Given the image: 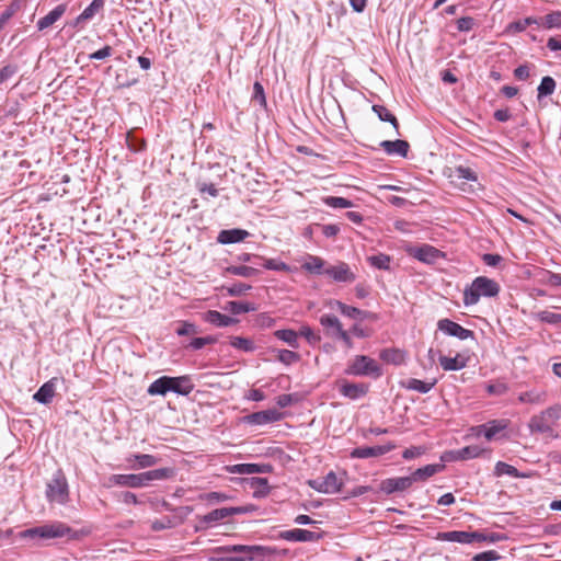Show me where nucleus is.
Wrapping results in <instances>:
<instances>
[{
  "instance_id": "nucleus-40",
  "label": "nucleus",
  "mask_w": 561,
  "mask_h": 561,
  "mask_svg": "<svg viewBox=\"0 0 561 561\" xmlns=\"http://www.w3.org/2000/svg\"><path fill=\"white\" fill-rule=\"evenodd\" d=\"M494 473L497 477L501 476H510L513 478H523L525 474L519 473V471L514 467L503 461H497L494 468Z\"/></svg>"
},
{
  "instance_id": "nucleus-44",
  "label": "nucleus",
  "mask_w": 561,
  "mask_h": 561,
  "mask_svg": "<svg viewBox=\"0 0 561 561\" xmlns=\"http://www.w3.org/2000/svg\"><path fill=\"white\" fill-rule=\"evenodd\" d=\"M473 285L478 286L481 296L493 297L500 291L499 283H473Z\"/></svg>"
},
{
  "instance_id": "nucleus-52",
  "label": "nucleus",
  "mask_w": 561,
  "mask_h": 561,
  "mask_svg": "<svg viewBox=\"0 0 561 561\" xmlns=\"http://www.w3.org/2000/svg\"><path fill=\"white\" fill-rule=\"evenodd\" d=\"M531 68H535V66L529 64L519 65L517 68L514 69V77L517 80L525 81L530 77Z\"/></svg>"
},
{
  "instance_id": "nucleus-35",
  "label": "nucleus",
  "mask_w": 561,
  "mask_h": 561,
  "mask_svg": "<svg viewBox=\"0 0 561 561\" xmlns=\"http://www.w3.org/2000/svg\"><path fill=\"white\" fill-rule=\"evenodd\" d=\"M147 392L150 396H165L168 392H170L169 376H162L156 379L150 383Z\"/></svg>"
},
{
  "instance_id": "nucleus-2",
  "label": "nucleus",
  "mask_w": 561,
  "mask_h": 561,
  "mask_svg": "<svg viewBox=\"0 0 561 561\" xmlns=\"http://www.w3.org/2000/svg\"><path fill=\"white\" fill-rule=\"evenodd\" d=\"M301 267L312 275H325L333 280H350L354 278L346 263L340 262L336 265H328L324 260L311 254L305 257Z\"/></svg>"
},
{
  "instance_id": "nucleus-38",
  "label": "nucleus",
  "mask_w": 561,
  "mask_h": 561,
  "mask_svg": "<svg viewBox=\"0 0 561 561\" xmlns=\"http://www.w3.org/2000/svg\"><path fill=\"white\" fill-rule=\"evenodd\" d=\"M226 271L229 275L240 276V277H245V278L255 277L259 272L257 268H255L253 266H248V265H232V266L227 267Z\"/></svg>"
},
{
  "instance_id": "nucleus-36",
  "label": "nucleus",
  "mask_w": 561,
  "mask_h": 561,
  "mask_svg": "<svg viewBox=\"0 0 561 561\" xmlns=\"http://www.w3.org/2000/svg\"><path fill=\"white\" fill-rule=\"evenodd\" d=\"M230 345L244 353H252L256 348L253 340L243 336H231Z\"/></svg>"
},
{
  "instance_id": "nucleus-23",
  "label": "nucleus",
  "mask_w": 561,
  "mask_h": 561,
  "mask_svg": "<svg viewBox=\"0 0 561 561\" xmlns=\"http://www.w3.org/2000/svg\"><path fill=\"white\" fill-rule=\"evenodd\" d=\"M66 10H67V4H65V3L58 4L48 14H46L45 16L41 18L37 21V24H36L37 28L39 31H43V30L49 27L50 25H53L55 22H57L64 15Z\"/></svg>"
},
{
  "instance_id": "nucleus-6",
  "label": "nucleus",
  "mask_w": 561,
  "mask_h": 561,
  "mask_svg": "<svg viewBox=\"0 0 561 561\" xmlns=\"http://www.w3.org/2000/svg\"><path fill=\"white\" fill-rule=\"evenodd\" d=\"M346 374L378 377L381 375V370L373 358L367 356H356L352 364L348 365Z\"/></svg>"
},
{
  "instance_id": "nucleus-13",
  "label": "nucleus",
  "mask_w": 561,
  "mask_h": 561,
  "mask_svg": "<svg viewBox=\"0 0 561 561\" xmlns=\"http://www.w3.org/2000/svg\"><path fill=\"white\" fill-rule=\"evenodd\" d=\"M437 328L445 334L458 337L459 340H467L474 335L473 331L468 330L449 319H440L437 322Z\"/></svg>"
},
{
  "instance_id": "nucleus-18",
  "label": "nucleus",
  "mask_w": 561,
  "mask_h": 561,
  "mask_svg": "<svg viewBox=\"0 0 561 561\" xmlns=\"http://www.w3.org/2000/svg\"><path fill=\"white\" fill-rule=\"evenodd\" d=\"M129 468L133 470L145 469L153 467L158 463L159 459L149 454H133L126 458Z\"/></svg>"
},
{
  "instance_id": "nucleus-16",
  "label": "nucleus",
  "mask_w": 561,
  "mask_h": 561,
  "mask_svg": "<svg viewBox=\"0 0 561 561\" xmlns=\"http://www.w3.org/2000/svg\"><path fill=\"white\" fill-rule=\"evenodd\" d=\"M483 451H484V449L478 445L466 446L461 449L451 450V451L447 453L443 457V460L458 461V460L473 459V458L481 456Z\"/></svg>"
},
{
  "instance_id": "nucleus-24",
  "label": "nucleus",
  "mask_w": 561,
  "mask_h": 561,
  "mask_svg": "<svg viewBox=\"0 0 561 561\" xmlns=\"http://www.w3.org/2000/svg\"><path fill=\"white\" fill-rule=\"evenodd\" d=\"M203 318L206 322L211 323L218 328L229 327L238 322L237 319L220 313L219 311L216 310H209L205 312Z\"/></svg>"
},
{
  "instance_id": "nucleus-20",
  "label": "nucleus",
  "mask_w": 561,
  "mask_h": 561,
  "mask_svg": "<svg viewBox=\"0 0 561 561\" xmlns=\"http://www.w3.org/2000/svg\"><path fill=\"white\" fill-rule=\"evenodd\" d=\"M339 390L344 397L356 400L365 396L368 391V388L364 383H351L343 380L339 386Z\"/></svg>"
},
{
  "instance_id": "nucleus-10",
  "label": "nucleus",
  "mask_w": 561,
  "mask_h": 561,
  "mask_svg": "<svg viewBox=\"0 0 561 561\" xmlns=\"http://www.w3.org/2000/svg\"><path fill=\"white\" fill-rule=\"evenodd\" d=\"M284 414L276 409L254 412L243 417L244 422L251 425H265L280 421Z\"/></svg>"
},
{
  "instance_id": "nucleus-56",
  "label": "nucleus",
  "mask_w": 561,
  "mask_h": 561,
  "mask_svg": "<svg viewBox=\"0 0 561 561\" xmlns=\"http://www.w3.org/2000/svg\"><path fill=\"white\" fill-rule=\"evenodd\" d=\"M263 266L273 271H289V266L279 260H264Z\"/></svg>"
},
{
  "instance_id": "nucleus-37",
  "label": "nucleus",
  "mask_w": 561,
  "mask_h": 561,
  "mask_svg": "<svg viewBox=\"0 0 561 561\" xmlns=\"http://www.w3.org/2000/svg\"><path fill=\"white\" fill-rule=\"evenodd\" d=\"M250 486L253 490L254 497H264L270 492L268 481L265 478H252Z\"/></svg>"
},
{
  "instance_id": "nucleus-4",
  "label": "nucleus",
  "mask_w": 561,
  "mask_h": 561,
  "mask_svg": "<svg viewBox=\"0 0 561 561\" xmlns=\"http://www.w3.org/2000/svg\"><path fill=\"white\" fill-rule=\"evenodd\" d=\"M173 476V469L160 468L142 473H128V474H113L110 477V482L119 486L127 488H142L147 486L151 481L165 480Z\"/></svg>"
},
{
  "instance_id": "nucleus-62",
  "label": "nucleus",
  "mask_w": 561,
  "mask_h": 561,
  "mask_svg": "<svg viewBox=\"0 0 561 561\" xmlns=\"http://www.w3.org/2000/svg\"><path fill=\"white\" fill-rule=\"evenodd\" d=\"M215 342V339L210 337V336H206V337H195L191 341L190 343V347H192L193 350H201L203 348L205 345L207 344H211Z\"/></svg>"
},
{
  "instance_id": "nucleus-15",
  "label": "nucleus",
  "mask_w": 561,
  "mask_h": 561,
  "mask_svg": "<svg viewBox=\"0 0 561 561\" xmlns=\"http://www.w3.org/2000/svg\"><path fill=\"white\" fill-rule=\"evenodd\" d=\"M320 537L321 536L319 534L300 528L284 530L278 534L279 539L299 542L317 541L320 539Z\"/></svg>"
},
{
  "instance_id": "nucleus-33",
  "label": "nucleus",
  "mask_w": 561,
  "mask_h": 561,
  "mask_svg": "<svg viewBox=\"0 0 561 561\" xmlns=\"http://www.w3.org/2000/svg\"><path fill=\"white\" fill-rule=\"evenodd\" d=\"M410 150V144L407 140H388V156H398L407 158Z\"/></svg>"
},
{
  "instance_id": "nucleus-22",
  "label": "nucleus",
  "mask_w": 561,
  "mask_h": 561,
  "mask_svg": "<svg viewBox=\"0 0 561 561\" xmlns=\"http://www.w3.org/2000/svg\"><path fill=\"white\" fill-rule=\"evenodd\" d=\"M56 392V378L46 381L41 388L34 393L33 399L39 403L48 404L51 402Z\"/></svg>"
},
{
  "instance_id": "nucleus-32",
  "label": "nucleus",
  "mask_w": 561,
  "mask_h": 561,
  "mask_svg": "<svg viewBox=\"0 0 561 561\" xmlns=\"http://www.w3.org/2000/svg\"><path fill=\"white\" fill-rule=\"evenodd\" d=\"M385 447L383 446H364V447H357L354 448L351 451V457L353 458H370V457H378L383 455Z\"/></svg>"
},
{
  "instance_id": "nucleus-59",
  "label": "nucleus",
  "mask_w": 561,
  "mask_h": 561,
  "mask_svg": "<svg viewBox=\"0 0 561 561\" xmlns=\"http://www.w3.org/2000/svg\"><path fill=\"white\" fill-rule=\"evenodd\" d=\"M500 559V554L495 550H489L478 553L473 557V561H495Z\"/></svg>"
},
{
  "instance_id": "nucleus-12",
  "label": "nucleus",
  "mask_w": 561,
  "mask_h": 561,
  "mask_svg": "<svg viewBox=\"0 0 561 561\" xmlns=\"http://www.w3.org/2000/svg\"><path fill=\"white\" fill-rule=\"evenodd\" d=\"M409 253L421 262L432 264L443 257V252L430 244H422L409 249Z\"/></svg>"
},
{
  "instance_id": "nucleus-61",
  "label": "nucleus",
  "mask_w": 561,
  "mask_h": 561,
  "mask_svg": "<svg viewBox=\"0 0 561 561\" xmlns=\"http://www.w3.org/2000/svg\"><path fill=\"white\" fill-rule=\"evenodd\" d=\"M250 288L251 286L244 283H234L231 287H228L227 290L231 296H240L248 291Z\"/></svg>"
},
{
  "instance_id": "nucleus-30",
  "label": "nucleus",
  "mask_w": 561,
  "mask_h": 561,
  "mask_svg": "<svg viewBox=\"0 0 561 561\" xmlns=\"http://www.w3.org/2000/svg\"><path fill=\"white\" fill-rule=\"evenodd\" d=\"M319 321L324 328L325 334L331 337H334L343 329L340 320L333 314H322Z\"/></svg>"
},
{
  "instance_id": "nucleus-54",
  "label": "nucleus",
  "mask_w": 561,
  "mask_h": 561,
  "mask_svg": "<svg viewBox=\"0 0 561 561\" xmlns=\"http://www.w3.org/2000/svg\"><path fill=\"white\" fill-rule=\"evenodd\" d=\"M18 72L16 65H5L0 69V84L11 79Z\"/></svg>"
},
{
  "instance_id": "nucleus-17",
  "label": "nucleus",
  "mask_w": 561,
  "mask_h": 561,
  "mask_svg": "<svg viewBox=\"0 0 561 561\" xmlns=\"http://www.w3.org/2000/svg\"><path fill=\"white\" fill-rule=\"evenodd\" d=\"M170 392L181 396L190 394L194 389V383L188 376L169 377Z\"/></svg>"
},
{
  "instance_id": "nucleus-51",
  "label": "nucleus",
  "mask_w": 561,
  "mask_h": 561,
  "mask_svg": "<svg viewBox=\"0 0 561 561\" xmlns=\"http://www.w3.org/2000/svg\"><path fill=\"white\" fill-rule=\"evenodd\" d=\"M456 174L459 179H463L467 181L476 182L478 180L477 173L468 167H463V165L457 167Z\"/></svg>"
},
{
  "instance_id": "nucleus-25",
  "label": "nucleus",
  "mask_w": 561,
  "mask_h": 561,
  "mask_svg": "<svg viewBox=\"0 0 561 561\" xmlns=\"http://www.w3.org/2000/svg\"><path fill=\"white\" fill-rule=\"evenodd\" d=\"M508 426L507 420H493L480 426V432H483L488 440L493 439L499 433L506 430Z\"/></svg>"
},
{
  "instance_id": "nucleus-26",
  "label": "nucleus",
  "mask_w": 561,
  "mask_h": 561,
  "mask_svg": "<svg viewBox=\"0 0 561 561\" xmlns=\"http://www.w3.org/2000/svg\"><path fill=\"white\" fill-rule=\"evenodd\" d=\"M436 385V379L431 381H423L415 378H409L407 380L401 381V386L408 390L416 391L420 393H427L431 391Z\"/></svg>"
},
{
  "instance_id": "nucleus-31",
  "label": "nucleus",
  "mask_w": 561,
  "mask_h": 561,
  "mask_svg": "<svg viewBox=\"0 0 561 561\" xmlns=\"http://www.w3.org/2000/svg\"><path fill=\"white\" fill-rule=\"evenodd\" d=\"M414 480L412 474L409 477L391 478L388 479V494L393 492H402L412 486Z\"/></svg>"
},
{
  "instance_id": "nucleus-34",
  "label": "nucleus",
  "mask_w": 561,
  "mask_h": 561,
  "mask_svg": "<svg viewBox=\"0 0 561 561\" xmlns=\"http://www.w3.org/2000/svg\"><path fill=\"white\" fill-rule=\"evenodd\" d=\"M105 0H93L78 18L76 19V24H80L84 21L91 20L94 15L103 9Z\"/></svg>"
},
{
  "instance_id": "nucleus-43",
  "label": "nucleus",
  "mask_w": 561,
  "mask_h": 561,
  "mask_svg": "<svg viewBox=\"0 0 561 561\" xmlns=\"http://www.w3.org/2000/svg\"><path fill=\"white\" fill-rule=\"evenodd\" d=\"M480 290L477 285H473V283L467 287L463 291V304L466 306L476 305L480 299Z\"/></svg>"
},
{
  "instance_id": "nucleus-29",
  "label": "nucleus",
  "mask_w": 561,
  "mask_h": 561,
  "mask_svg": "<svg viewBox=\"0 0 561 561\" xmlns=\"http://www.w3.org/2000/svg\"><path fill=\"white\" fill-rule=\"evenodd\" d=\"M439 365L444 370H460L467 366V360L465 356L457 354L455 357L448 356H439Z\"/></svg>"
},
{
  "instance_id": "nucleus-1",
  "label": "nucleus",
  "mask_w": 561,
  "mask_h": 561,
  "mask_svg": "<svg viewBox=\"0 0 561 561\" xmlns=\"http://www.w3.org/2000/svg\"><path fill=\"white\" fill-rule=\"evenodd\" d=\"M561 421V404H553L538 414L533 415L528 422V430L531 434H540L551 439L560 437L556 427Z\"/></svg>"
},
{
  "instance_id": "nucleus-9",
  "label": "nucleus",
  "mask_w": 561,
  "mask_h": 561,
  "mask_svg": "<svg viewBox=\"0 0 561 561\" xmlns=\"http://www.w3.org/2000/svg\"><path fill=\"white\" fill-rule=\"evenodd\" d=\"M343 481L333 471L325 477L309 481V485L321 493L334 494L341 491Z\"/></svg>"
},
{
  "instance_id": "nucleus-53",
  "label": "nucleus",
  "mask_w": 561,
  "mask_h": 561,
  "mask_svg": "<svg viewBox=\"0 0 561 561\" xmlns=\"http://www.w3.org/2000/svg\"><path fill=\"white\" fill-rule=\"evenodd\" d=\"M366 261L374 268L386 270V255L382 253L369 255Z\"/></svg>"
},
{
  "instance_id": "nucleus-45",
  "label": "nucleus",
  "mask_w": 561,
  "mask_h": 561,
  "mask_svg": "<svg viewBox=\"0 0 561 561\" xmlns=\"http://www.w3.org/2000/svg\"><path fill=\"white\" fill-rule=\"evenodd\" d=\"M324 203L332 208H350L353 206L350 199L337 196H329L324 198Z\"/></svg>"
},
{
  "instance_id": "nucleus-64",
  "label": "nucleus",
  "mask_w": 561,
  "mask_h": 561,
  "mask_svg": "<svg viewBox=\"0 0 561 561\" xmlns=\"http://www.w3.org/2000/svg\"><path fill=\"white\" fill-rule=\"evenodd\" d=\"M561 25V13L553 12L546 15V26L548 28L558 27Z\"/></svg>"
},
{
  "instance_id": "nucleus-27",
  "label": "nucleus",
  "mask_w": 561,
  "mask_h": 561,
  "mask_svg": "<svg viewBox=\"0 0 561 561\" xmlns=\"http://www.w3.org/2000/svg\"><path fill=\"white\" fill-rule=\"evenodd\" d=\"M517 399L520 403L543 404L547 401V392L545 390L530 389L520 392Z\"/></svg>"
},
{
  "instance_id": "nucleus-55",
  "label": "nucleus",
  "mask_w": 561,
  "mask_h": 561,
  "mask_svg": "<svg viewBox=\"0 0 561 561\" xmlns=\"http://www.w3.org/2000/svg\"><path fill=\"white\" fill-rule=\"evenodd\" d=\"M474 26V19L471 16H462L457 20V30L459 32H470Z\"/></svg>"
},
{
  "instance_id": "nucleus-60",
  "label": "nucleus",
  "mask_w": 561,
  "mask_h": 561,
  "mask_svg": "<svg viewBox=\"0 0 561 561\" xmlns=\"http://www.w3.org/2000/svg\"><path fill=\"white\" fill-rule=\"evenodd\" d=\"M507 390H508L507 385L503 383V382L491 383V385L486 386V391L490 394L502 396V394L506 393Z\"/></svg>"
},
{
  "instance_id": "nucleus-5",
  "label": "nucleus",
  "mask_w": 561,
  "mask_h": 561,
  "mask_svg": "<svg viewBox=\"0 0 561 561\" xmlns=\"http://www.w3.org/2000/svg\"><path fill=\"white\" fill-rule=\"evenodd\" d=\"M239 552H245V556L251 558V561H274L278 557L287 554L286 549H277L276 547L247 545L245 548H238Z\"/></svg>"
},
{
  "instance_id": "nucleus-28",
  "label": "nucleus",
  "mask_w": 561,
  "mask_h": 561,
  "mask_svg": "<svg viewBox=\"0 0 561 561\" xmlns=\"http://www.w3.org/2000/svg\"><path fill=\"white\" fill-rule=\"evenodd\" d=\"M445 469V465L443 463H432L426 465L422 468L416 469L412 473V479L414 482L416 481H426L428 478L433 477L434 474L443 471Z\"/></svg>"
},
{
  "instance_id": "nucleus-21",
  "label": "nucleus",
  "mask_w": 561,
  "mask_h": 561,
  "mask_svg": "<svg viewBox=\"0 0 561 561\" xmlns=\"http://www.w3.org/2000/svg\"><path fill=\"white\" fill-rule=\"evenodd\" d=\"M272 469V466L268 463H239L234 465L230 471L238 474H253L267 473L271 472Z\"/></svg>"
},
{
  "instance_id": "nucleus-39",
  "label": "nucleus",
  "mask_w": 561,
  "mask_h": 561,
  "mask_svg": "<svg viewBox=\"0 0 561 561\" xmlns=\"http://www.w3.org/2000/svg\"><path fill=\"white\" fill-rule=\"evenodd\" d=\"M274 335L287 343L290 347L297 348L298 345V333L290 329L277 330L274 332Z\"/></svg>"
},
{
  "instance_id": "nucleus-42",
  "label": "nucleus",
  "mask_w": 561,
  "mask_h": 561,
  "mask_svg": "<svg viewBox=\"0 0 561 561\" xmlns=\"http://www.w3.org/2000/svg\"><path fill=\"white\" fill-rule=\"evenodd\" d=\"M533 24H538V20L536 18L528 16L526 19L510 23L507 26V31L515 33L524 32L527 26Z\"/></svg>"
},
{
  "instance_id": "nucleus-7",
  "label": "nucleus",
  "mask_w": 561,
  "mask_h": 561,
  "mask_svg": "<svg viewBox=\"0 0 561 561\" xmlns=\"http://www.w3.org/2000/svg\"><path fill=\"white\" fill-rule=\"evenodd\" d=\"M247 545H228L213 549L208 561H251L245 552L237 551L238 548H245Z\"/></svg>"
},
{
  "instance_id": "nucleus-63",
  "label": "nucleus",
  "mask_w": 561,
  "mask_h": 561,
  "mask_svg": "<svg viewBox=\"0 0 561 561\" xmlns=\"http://www.w3.org/2000/svg\"><path fill=\"white\" fill-rule=\"evenodd\" d=\"M299 335L306 337V340L312 344L320 341V336L317 335L309 327H302L299 331Z\"/></svg>"
},
{
  "instance_id": "nucleus-46",
  "label": "nucleus",
  "mask_w": 561,
  "mask_h": 561,
  "mask_svg": "<svg viewBox=\"0 0 561 561\" xmlns=\"http://www.w3.org/2000/svg\"><path fill=\"white\" fill-rule=\"evenodd\" d=\"M536 317L546 323L561 324V313H554L548 310H542L536 313Z\"/></svg>"
},
{
  "instance_id": "nucleus-57",
  "label": "nucleus",
  "mask_w": 561,
  "mask_h": 561,
  "mask_svg": "<svg viewBox=\"0 0 561 561\" xmlns=\"http://www.w3.org/2000/svg\"><path fill=\"white\" fill-rule=\"evenodd\" d=\"M113 54V48L108 45L102 47L101 49L89 55V59L103 60L105 58L111 57Z\"/></svg>"
},
{
  "instance_id": "nucleus-50",
  "label": "nucleus",
  "mask_w": 561,
  "mask_h": 561,
  "mask_svg": "<svg viewBox=\"0 0 561 561\" xmlns=\"http://www.w3.org/2000/svg\"><path fill=\"white\" fill-rule=\"evenodd\" d=\"M407 353L402 350L393 348L388 350V363L401 365L405 362Z\"/></svg>"
},
{
  "instance_id": "nucleus-49",
  "label": "nucleus",
  "mask_w": 561,
  "mask_h": 561,
  "mask_svg": "<svg viewBox=\"0 0 561 561\" xmlns=\"http://www.w3.org/2000/svg\"><path fill=\"white\" fill-rule=\"evenodd\" d=\"M277 358L285 365H290L299 359V355L296 352L289 350H279Z\"/></svg>"
},
{
  "instance_id": "nucleus-41",
  "label": "nucleus",
  "mask_w": 561,
  "mask_h": 561,
  "mask_svg": "<svg viewBox=\"0 0 561 561\" xmlns=\"http://www.w3.org/2000/svg\"><path fill=\"white\" fill-rule=\"evenodd\" d=\"M556 89V81L552 77L546 76L541 79L540 84L537 88L538 99L551 95Z\"/></svg>"
},
{
  "instance_id": "nucleus-47",
  "label": "nucleus",
  "mask_w": 561,
  "mask_h": 561,
  "mask_svg": "<svg viewBox=\"0 0 561 561\" xmlns=\"http://www.w3.org/2000/svg\"><path fill=\"white\" fill-rule=\"evenodd\" d=\"M334 306L336 307V310H339L342 314L352 319H357L362 313L359 309L347 306L341 301H335Z\"/></svg>"
},
{
  "instance_id": "nucleus-8",
  "label": "nucleus",
  "mask_w": 561,
  "mask_h": 561,
  "mask_svg": "<svg viewBox=\"0 0 561 561\" xmlns=\"http://www.w3.org/2000/svg\"><path fill=\"white\" fill-rule=\"evenodd\" d=\"M437 539L442 541L458 542V543H472L486 540V536L479 531H462L453 530L438 533Z\"/></svg>"
},
{
  "instance_id": "nucleus-19",
  "label": "nucleus",
  "mask_w": 561,
  "mask_h": 561,
  "mask_svg": "<svg viewBox=\"0 0 561 561\" xmlns=\"http://www.w3.org/2000/svg\"><path fill=\"white\" fill-rule=\"evenodd\" d=\"M250 236L249 231L240 228L221 230L218 233L217 241L221 244H232L243 241Z\"/></svg>"
},
{
  "instance_id": "nucleus-48",
  "label": "nucleus",
  "mask_w": 561,
  "mask_h": 561,
  "mask_svg": "<svg viewBox=\"0 0 561 561\" xmlns=\"http://www.w3.org/2000/svg\"><path fill=\"white\" fill-rule=\"evenodd\" d=\"M225 309L233 314H240L252 310V308H250L248 304L241 301H229L227 302Z\"/></svg>"
},
{
  "instance_id": "nucleus-11",
  "label": "nucleus",
  "mask_w": 561,
  "mask_h": 561,
  "mask_svg": "<svg viewBox=\"0 0 561 561\" xmlns=\"http://www.w3.org/2000/svg\"><path fill=\"white\" fill-rule=\"evenodd\" d=\"M245 512H247V510L244 507H221V508H216V510L209 512L208 514L204 515L203 517H201V522L206 527H209V526H214L218 522L224 520L225 518H228V517H230L232 515L243 514Z\"/></svg>"
},
{
  "instance_id": "nucleus-3",
  "label": "nucleus",
  "mask_w": 561,
  "mask_h": 561,
  "mask_svg": "<svg viewBox=\"0 0 561 561\" xmlns=\"http://www.w3.org/2000/svg\"><path fill=\"white\" fill-rule=\"evenodd\" d=\"M82 533L73 530L67 524L61 522H53L49 524H44L41 526H36L33 528L25 529L20 533V537L23 539H56L67 537L71 540H78L81 537Z\"/></svg>"
},
{
  "instance_id": "nucleus-14",
  "label": "nucleus",
  "mask_w": 561,
  "mask_h": 561,
  "mask_svg": "<svg viewBox=\"0 0 561 561\" xmlns=\"http://www.w3.org/2000/svg\"><path fill=\"white\" fill-rule=\"evenodd\" d=\"M46 495L50 502L64 504L68 497V485L64 478H55L48 485Z\"/></svg>"
},
{
  "instance_id": "nucleus-58",
  "label": "nucleus",
  "mask_w": 561,
  "mask_h": 561,
  "mask_svg": "<svg viewBox=\"0 0 561 561\" xmlns=\"http://www.w3.org/2000/svg\"><path fill=\"white\" fill-rule=\"evenodd\" d=\"M253 100L257 101L261 105H266L264 88L259 81H255L253 84Z\"/></svg>"
}]
</instances>
